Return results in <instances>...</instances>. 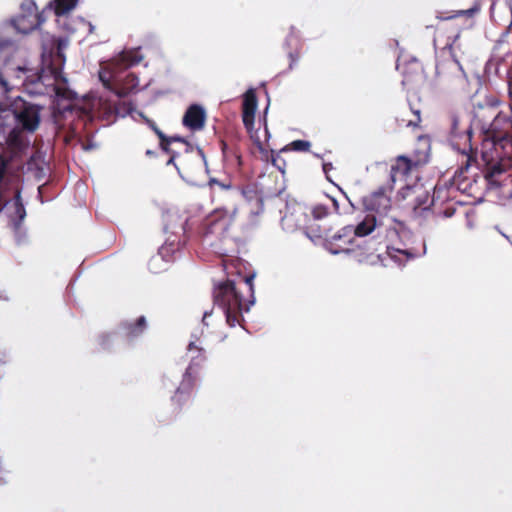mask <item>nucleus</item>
Masks as SVG:
<instances>
[{
  "label": "nucleus",
  "instance_id": "nucleus-34",
  "mask_svg": "<svg viewBox=\"0 0 512 512\" xmlns=\"http://www.w3.org/2000/svg\"><path fill=\"white\" fill-rule=\"evenodd\" d=\"M311 147V143L306 140H295L292 141L287 147L283 148L282 151H299V152H307Z\"/></svg>",
  "mask_w": 512,
  "mask_h": 512
},
{
  "label": "nucleus",
  "instance_id": "nucleus-20",
  "mask_svg": "<svg viewBox=\"0 0 512 512\" xmlns=\"http://www.w3.org/2000/svg\"><path fill=\"white\" fill-rule=\"evenodd\" d=\"M401 73L403 79L402 85L406 88H410L414 84H417L422 79V65L419 61H412L401 66Z\"/></svg>",
  "mask_w": 512,
  "mask_h": 512
},
{
  "label": "nucleus",
  "instance_id": "nucleus-31",
  "mask_svg": "<svg viewBox=\"0 0 512 512\" xmlns=\"http://www.w3.org/2000/svg\"><path fill=\"white\" fill-rule=\"evenodd\" d=\"M387 253L399 264L402 262V256L405 257V260H409L414 259L419 255V253L413 249H396L393 247H387Z\"/></svg>",
  "mask_w": 512,
  "mask_h": 512
},
{
  "label": "nucleus",
  "instance_id": "nucleus-8",
  "mask_svg": "<svg viewBox=\"0 0 512 512\" xmlns=\"http://www.w3.org/2000/svg\"><path fill=\"white\" fill-rule=\"evenodd\" d=\"M77 3L78 0H51L47 4V8L53 10L54 15L57 17V23L63 26L65 32H93L95 26L82 17L72 19L68 23V14L76 7Z\"/></svg>",
  "mask_w": 512,
  "mask_h": 512
},
{
  "label": "nucleus",
  "instance_id": "nucleus-9",
  "mask_svg": "<svg viewBox=\"0 0 512 512\" xmlns=\"http://www.w3.org/2000/svg\"><path fill=\"white\" fill-rule=\"evenodd\" d=\"M435 77L439 84L452 89H465L468 83L467 76L456 59L438 61Z\"/></svg>",
  "mask_w": 512,
  "mask_h": 512
},
{
  "label": "nucleus",
  "instance_id": "nucleus-41",
  "mask_svg": "<svg viewBox=\"0 0 512 512\" xmlns=\"http://www.w3.org/2000/svg\"><path fill=\"white\" fill-rule=\"evenodd\" d=\"M456 212V208L453 204H448L444 209L439 210L437 212L438 215L443 216L444 218H450L452 217Z\"/></svg>",
  "mask_w": 512,
  "mask_h": 512
},
{
  "label": "nucleus",
  "instance_id": "nucleus-44",
  "mask_svg": "<svg viewBox=\"0 0 512 512\" xmlns=\"http://www.w3.org/2000/svg\"><path fill=\"white\" fill-rule=\"evenodd\" d=\"M196 150H197L199 156L201 157V159L203 161V164L205 166L206 172L208 173L209 172L208 163H207V159H206V156H205V153H204L203 149L200 146H196Z\"/></svg>",
  "mask_w": 512,
  "mask_h": 512
},
{
  "label": "nucleus",
  "instance_id": "nucleus-55",
  "mask_svg": "<svg viewBox=\"0 0 512 512\" xmlns=\"http://www.w3.org/2000/svg\"><path fill=\"white\" fill-rule=\"evenodd\" d=\"M187 226H188V219H186L184 222H182V223L180 224V227H181V229H182V231H183V232H186V230H187Z\"/></svg>",
  "mask_w": 512,
  "mask_h": 512
},
{
  "label": "nucleus",
  "instance_id": "nucleus-15",
  "mask_svg": "<svg viewBox=\"0 0 512 512\" xmlns=\"http://www.w3.org/2000/svg\"><path fill=\"white\" fill-rule=\"evenodd\" d=\"M147 329V319L140 315L135 320H123L119 323L117 331L120 337H124L128 344H132Z\"/></svg>",
  "mask_w": 512,
  "mask_h": 512
},
{
  "label": "nucleus",
  "instance_id": "nucleus-49",
  "mask_svg": "<svg viewBox=\"0 0 512 512\" xmlns=\"http://www.w3.org/2000/svg\"><path fill=\"white\" fill-rule=\"evenodd\" d=\"M183 144H185V146H186V148H185L186 153H191L193 151L194 146L187 139H186V142H184Z\"/></svg>",
  "mask_w": 512,
  "mask_h": 512
},
{
  "label": "nucleus",
  "instance_id": "nucleus-7",
  "mask_svg": "<svg viewBox=\"0 0 512 512\" xmlns=\"http://www.w3.org/2000/svg\"><path fill=\"white\" fill-rule=\"evenodd\" d=\"M281 226L288 232L304 229L307 234H313L317 238L328 239L330 233L329 228H314L312 220L299 203L286 204L284 215L281 217Z\"/></svg>",
  "mask_w": 512,
  "mask_h": 512
},
{
  "label": "nucleus",
  "instance_id": "nucleus-2",
  "mask_svg": "<svg viewBox=\"0 0 512 512\" xmlns=\"http://www.w3.org/2000/svg\"><path fill=\"white\" fill-rule=\"evenodd\" d=\"M205 353L204 348H199V353L191 358L180 376L173 373H165L162 376L161 390L169 396L174 411L180 412L183 406L190 400L199 372L206 361Z\"/></svg>",
  "mask_w": 512,
  "mask_h": 512
},
{
  "label": "nucleus",
  "instance_id": "nucleus-21",
  "mask_svg": "<svg viewBox=\"0 0 512 512\" xmlns=\"http://www.w3.org/2000/svg\"><path fill=\"white\" fill-rule=\"evenodd\" d=\"M486 157V153H483L482 158L486 162V167L484 170L485 179L489 185L498 187L501 183V177L505 174V167L498 161L493 162L487 160Z\"/></svg>",
  "mask_w": 512,
  "mask_h": 512
},
{
  "label": "nucleus",
  "instance_id": "nucleus-14",
  "mask_svg": "<svg viewBox=\"0 0 512 512\" xmlns=\"http://www.w3.org/2000/svg\"><path fill=\"white\" fill-rule=\"evenodd\" d=\"M207 112L205 107L197 102L191 103L182 117V125L192 132H197L205 127Z\"/></svg>",
  "mask_w": 512,
  "mask_h": 512
},
{
  "label": "nucleus",
  "instance_id": "nucleus-56",
  "mask_svg": "<svg viewBox=\"0 0 512 512\" xmlns=\"http://www.w3.org/2000/svg\"><path fill=\"white\" fill-rule=\"evenodd\" d=\"M169 137H170L169 135H166V138L163 139V143L165 145H168V147H170V145L172 144V140H170Z\"/></svg>",
  "mask_w": 512,
  "mask_h": 512
},
{
  "label": "nucleus",
  "instance_id": "nucleus-24",
  "mask_svg": "<svg viewBox=\"0 0 512 512\" xmlns=\"http://www.w3.org/2000/svg\"><path fill=\"white\" fill-rule=\"evenodd\" d=\"M381 223L378 222L374 215H367L363 221H361L357 226L353 227V237H365L371 234Z\"/></svg>",
  "mask_w": 512,
  "mask_h": 512
},
{
  "label": "nucleus",
  "instance_id": "nucleus-30",
  "mask_svg": "<svg viewBox=\"0 0 512 512\" xmlns=\"http://www.w3.org/2000/svg\"><path fill=\"white\" fill-rule=\"evenodd\" d=\"M115 112L116 115L121 118H125L126 116L132 115L135 112L137 113L139 118H141L144 121V123H146V119H150L142 111H138L136 109L135 104L132 101H129L127 103L124 102L122 104L115 106Z\"/></svg>",
  "mask_w": 512,
  "mask_h": 512
},
{
  "label": "nucleus",
  "instance_id": "nucleus-23",
  "mask_svg": "<svg viewBox=\"0 0 512 512\" xmlns=\"http://www.w3.org/2000/svg\"><path fill=\"white\" fill-rule=\"evenodd\" d=\"M113 72L106 70L105 68H100L98 70V80L102 84L103 88L110 93L114 94L119 99L126 97V92L123 89L116 88L113 81Z\"/></svg>",
  "mask_w": 512,
  "mask_h": 512
},
{
  "label": "nucleus",
  "instance_id": "nucleus-29",
  "mask_svg": "<svg viewBox=\"0 0 512 512\" xmlns=\"http://www.w3.org/2000/svg\"><path fill=\"white\" fill-rule=\"evenodd\" d=\"M329 214V207L324 204H316L312 206L310 209L309 217L312 220V223L314 224V228H329L331 230V227L329 226H321L317 224L318 221L324 220Z\"/></svg>",
  "mask_w": 512,
  "mask_h": 512
},
{
  "label": "nucleus",
  "instance_id": "nucleus-5",
  "mask_svg": "<svg viewBox=\"0 0 512 512\" xmlns=\"http://www.w3.org/2000/svg\"><path fill=\"white\" fill-rule=\"evenodd\" d=\"M353 226L347 225L335 233L328 240L330 251L333 254L352 253L353 257L360 263L374 264L380 259L375 251L365 253L360 245L354 247Z\"/></svg>",
  "mask_w": 512,
  "mask_h": 512
},
{
  "label": "nucleus",
  "instance_id": "nucleus-27",
  "mask_svg": "<svg viewBox=\"0 0 512 512\" xmlns=\"http://www.w3.org/2000/svg\"><path fill=\"white\" fill-rule=\"evenodd\" d=\"M13 209H14V211L9 217V224L10 225L23 224V222L27 216V212H26L25 205L22 201L21 195H18L15 197V199L13 201Z\"/></svg>",
  "mask_w": 512,
  "mask_h": 512
},
{
  "label": "nucleus",
  "instance_id": "nucleus-48",
  "mask_svg": "<svg viewBox=\"0 0 512 512\" xmlns=\"http://www.w3.org/2000/svg\"><path fill=\"white\" fill-rule=\"evenodd\" d=\"M212 313H213V309L204 311L203 318H202L203 325L208 326V323L206 322V319L208 317H210L212 315Z\"/></svg>",
  "mask_w": 512,
  "mask_h": 512
},
{
  "label": "nucleus",
  "instance_id": "nucleus-38",
  "mask_svg": "<svg viewBox=\"0 0 512 512\" xmlns=\"http://www.w3.org/2000/svg\"><path fill=\"white\" fill-rule=\"evenodd\" d=\"M158 137L159 142H163V139L166 138V134L157 126L154 120L152 119H146L145 123Z\"/></svg>",
  "mask_w": 512,
  "mask_h": 512
},
{
  "label": "nucleus",
  "instance_id": "nucleus-50",
  "mask_svg": "<svg viewBox=\"0 0 512 512\" xmlns=\"http://www.w3.org/2000/svg\"><path fill=\"white\" fill-rule=\"evenodd\" d=\"M199 346H197L193 341H190L188 346H187V350L188 351H192V350H197V352L199 353Z\"/></svg>",
  "mask_w": 512,
  "mask_h": 512
},
{
  "label": "nucleus",
  "instance_id": "nucleus-16",
  "mask_svg": "<svg viewBox=\"0 0 512 512\" xmlns=\"http://www.w3.org/2000/svg\"><path fill=\"white\" fill-rule=\"evenodd\" d=\"M479 11L480 5L476 3L472 7L465 10H459L453 15L438 18L440 20L451 21L453 23L452 27L457 28L459 32H461L462 30H470L474 28V15Z\"/></svg>",
  "mask_w": 512,
  "mask_h": 512
},
{
  "label": "nucleus",
  "instance_id": "nucleus-12",
  "mask_svg": "<svg viewBox=\"0 0 512 512\" xmlns=\"http://www.w3.org/2000/svg\"><path fill=\"white\" fill-rule=\"evenodd\" d=\"M242 122L250 137L252 147L251 152H254L256 146V131H254V124L256 119V86H249L244 94H242Z\"/></svg>",
  "mask_w": 512,
  "mask_h": 512
},
{
  "label": "nucleus",
  "instance_id": "nucleus-53",
  "mask_svg": "<svg viewBox=\"0 0 512 512\" xmlns=\"http://www.w3.org/2000/svg\"><path fill=\"white\" fill-rule=\"evenodd\" d=\"M145 155L148 156V157H156L157 153H156V151H154L152 149H147L146 152H145Z\"/></svg>",
  "mask_w": 512,
  "mask_h": 512
},
{
  "label": "nucleus",
  "instance_id": "nucleus-43",
  "mask_svg": "<svg viewBox=\"0 0 512 512\" xmlns=\"http://www.w3.org/2000/svg\"><path fill=\"white\" fill-rule=\"evenodd\" d=\"M170 216V212L167 210V211H164L163 214H162V219H163V231L164 233H168L171 231V227L170 225L167 223V218Z\"/></svg>",
  "mask_w": 512,
  "mask_h": 512
},
{
  "label": "nucleus",
  "instance_id": "nucleus-11",
  "mask_svg": "<svg viewBox=\"0 0 512 512\" xmlns=\"http://www.w3.org/2000/svg\"><path fill=\"white\" fill-rule=\"evenodd\" d=\"M35 4L31 3L28 10L8 21H4L0 27V31L15 30V32H34L39 29L46 21V11H51L46 7L42 12L33 11Z\"/></svg>",
  "mask_w": 512,
  "mask_h": 512
},
{
  "label": "nucleus",
  "instance_id": "nucleus-36",
  "mask_svg": "<svg viewBox=\"0 0 512 512\" xmlns=\"http://www.w3.org/2000/svg\"><path fill=\"white\" fill-rule=\"evenodd\" d=\"M241 193L243 197L251 202L256 199V183H249L242 187Z\"/></svg>",
  "mask_w": 512,
  "mask_h": 512
},
{
  "label": "nucleus",
  "instance_id": "nucleus-46",
  "mask_svg": "<svg viewBox=\"0 0 512 512\" xmlns=\"http://www.w3.org/2000/svg\"><path fill=\"white\" fill-rule=\"evenodd\" d=\"M162 258H159V257H152L148 263V267H149V270L152 272V273H158V270L154 269L153 268V265L155 262L157 261H161Z\"/></svg>",
  "mask_w": 512,
  "mask_h": 512
},
{
  "label": "nucleus",
  "instance_id": "nucleus-37",
  "mask_svg": "<svg viewBox=\"0 0 512 512\" xmlns=\"http://www.w3.org/2000/svg\"><path fill=\"white\" fill-rule=\"evenodd\" d=\"M159 148L163 153L170 155L169 159L166 162V165H175V160L177 157H179V153L168 147V145H165L162 141L159 142Z\"/></svg>",
  "mask_w": 512,
  "mask_h": 512
},
{
  "label": "nucleus",
  "instance_id": "nucleus-35",
  "mask_svg": "<svg viewBox=\"0 0 512 512\" xmlns=\"http://www.w3.org/2000/svg\"><path fill=\"white\" fill-rule=\"evenodd\" d=\"M53 112L58 114L60 117L65 118L67 114H72L74 108L71 104H61L58 102L57 104L52 106Z\"/></svg>",
  "mask_w": 512,
  "mask_h": 512
},
{
  "label": "nucleus",
  "instance_id": "nucleus-64",
  "mask_svg": "<svg viewBox=\"0 0 512 512\" xmlns=\"http://www.w3.org/2000/svg\"><path fill=\"white\" fill-rule=\"evenodd\" d=\"M506 180H509L510 182H512L511 176H507Z\"/></svg>",
  "mask_w": 512,
  "mask_h": 512
},
{
  "label": "nucleus",
  "instance_id": "nucleus-10",
  "mask_svg": "<svg viewBox=\"0 0 512 512\" xmlns=\"http://www.w3.org/2000/svg\"><path fill=\"white\" fill-rule=\"evenodd\" d=\"M486 69L494 73L509 84L512 81V47L504 40H499L493 49L491 59Z\"/></svg>",
  "mask_w": 512,
  "mask_h": 512
},
{
  "label": "nucleus",
  "instance_id": "nucleus-42",
  "mask_svg": "<svg viewBox=\"0 0 512 512\" xmlns=\"http://www.w3.org/2000/svg\"><path fill=\"white\" fill-rule=\"evenodd\" d=\"M0 86L6 93L11 90L8 80L4 77L1 70H0Z\"/></svg>",
  "mask_w": 512,
  "mask_h": 512
},
{
  "label": "nucleus",
  "instance_id": "nucleus-60",
  "mask_svg": "<svg viewBox=\"0 0 512 512\" xmlns=\"http://www.w3.org/2000/svg\"><path fill=\"white\" fill-rule=\"evenodd\" d=\"M264 129H265V134L268 137L269 136V132H268L267 122H266V118L265 117H264Z\"/></svg>",
  "mask_w": 512,
  "mask_h": 512
},
{
  "label": "nucleus",
  "instance_id": "nucleus-17",
  "mask_svg": "<svg viewBox=\"0 0 512 512\" xmlns=\"http://www.w3.org/2000/svg\"><path fill=\"white\" fill-rule=\"evenodd\" d=\"M419 161H413L406 156H398L391 166L390 181L392 185L397 181H404L411 173L418 169Z\"/></svg>",
  "mask_w": 512,
  "mask_h": 512
},
{
  "label": "nucleus",
  "instance_id": "nucleus-1",
  "mask_svg": "<svg viewBox=\"0 0 512 512\" xmlns=\"http://www.w3.org/2000/svg\"><path fill=\"white\" fill-rule=\"evenodd\" d=\"M256 271L249 272L246 275L239 274V283H242L250 292V299L245 305V298L236 286V281L227 279L219 281L213 286V302L218 306L225 317L226 323L230 327H235L238 323L248 334L251 332L244 326V313L250 311L251 306L256 302L254 280Z\"/></svg>",
  "mask_w": 512,
  "mask_h": 512
},
{
  "label": "nucleus",
  "instance_id": "nucleus-28",
  "mask_svg": "<svg viewBox=\"0 0 512 512\" xmlns=\"http://www.w3.org/2000/svg\"><path fill=\"white\" fill-rule=\"evenodd\" d=\"M141 47H135L130 50H124L119 55V62L126 67H132L137 65L143 59V55L140 52Z\"/></svg>",
  "mask_w": 512,
  "mask_h": 512
},
{
  "label": "nucleus",
  "instance_id": "nucleus-13",
  "mask_svg": "<svg viewBox=\"0 0 512 512\" xmlns=\"http://www.w3.org/2000/svg\"><path fill=\"white\" fill-rule=\"evenodd\" d=\"M393 186L389 189L380 187L362 198V205L365 211L373 212L379 216H385L392 208L390 193Z\"/></svg>",
  "mask_w": 512,
  "mask_h": 512
},
{
  "label": "nucleus",
  "instance_id": "nucleus-51",
  "mask_svg": "<svg viewBox=\"0 0 512 512\" xmlns=\"http://www.w3.org/2000/svg\"><path fill=\"white\" fill-rule=\"evenodd\" d=\"M96 147H97V144H96V143H94V142H91V143H89V144L85 145V146L83 147V149H84L85 151H90V150H92V149H94V148H96Z\"/></svg>",
  "mask_w": 512,
  "mask_h": 512
},
{
  "label": "nucleus",
  "instance_id": "nucleus-33",
  "mask_svg": "<svg viewBox=\"0 0 512 512\" xmlns=\"http://www.w3.org/2000/svg\"><path fill=\"white\" fill-rule=\"evenodd\" d=\"M411 117H402L401 119L397 118V121L399 122V126H405V127H419V124L421 122V116L419 110H410Z\"/></svg>",
  "mask_w": 512,
  "mask_h": 512
},
{
  "label": "nucleus",
  "instance_id": "nucleus-39",
  "mask_svg": "<svg viewBox=\"0 0 512 512\" xmlns=\"http://www.w3.org/2000/svg\"><path fill=\"white\" fill-rule=\"evenodd\" d=\"M127 78H128V80H129V82H130L131 87H130V90H129L128 92H127V91H125V92H126V96H127L128 94H134V93H136V92H137V87H138V85H139V78H138V76H137L136 74H134V73H129V74L127 75Z\"/></svg>",
  "mask_w": 512,
  "mask_h": 512
},
{
  "label": "nucleus",
  "instance_id": "nucleus-52",
  "mask_svg": "<svg viewBox=\"0 0 512 512\" xmlns=\"http://www.w3.org/2000/svg\"><path fill=\"white\" fill-rule=\"evenodd\" d=\"M330 201L332 202V205H333L334 211H335L336 213H338V211H339V204H338L337 200H336V199H334V198H330Z\"/></svg>",
  "mask_w": 512,
  "mask_h": 512
},
{
  "label": "nucleus",
  "instance_id": "nucleus-32",
  "mask_svg": "<svg viewBox=\"0 0 512 512\" xmlns=\"http://www.w3.org/2000/svg\"><path fill=\"white\" fill-rule=\"evenodd\" d=\"M10 227L13 231L15 244L17 246H24L29 243L28 232L27 229L23 226V224L10 225Z\"/></svg>",
  "mask_w": 512,
  "mask_h": 512
},
{
  "label": "nucleus",
  "instance_id": "nucleus-59",
  "mask_svg": "<svg viewBox=\"0 0 512 512\" xmlns=\"http://www.w3.org/2000/svg\"><path fill=\"white\" fill-rule=\"evenodd\" d=\"M28 93H29L31 96H35V95H40V94H42L41 92H38V91H35V90H28Z\"/></svg>",
  "mask_w": 512,
  "mask_h": 512
},
{
  "label": "nucleus",
  "instance_id": "nucleus-26",
  "mask_svg": "<svg viewBox=\"0 0 512 512\" xmlns=\"http://www.w3.org/2000/svg\"><path fill=\"white\" fill-rule=\"evenodd\" d=\"M121 337L117 330L102 332L97 336V343L102 351L113 352L115 344Z\"/></svg>",
  "mask_w": 512,
  "mask_h": 512
},
{
  "label": "nucleus",
  "instance_id": "nucleus-18",
  "mask_svg": "<svg viewBox=\"0 0 512 512\" xmlns=\"http://www.w3.org/2000/svg\"><path fill=\"white\" fill-rule=\"evenodd\" d=\"M53 41L56 42V51H54L53 48H48L45 43H42L41 59L42 61H48L53 57H56L61 62L60 69L63 70L66 62V55L64 51L68 47L69 38L68 36H59L57 38L53 37Z\"/></svg>",
  "mask_w": 512,
  "mask_h": 512
},
{
  "label": "nucleus",
  "instance_id": "nucleus-61",
  "mask_svg": "<svg viewBox=\"0 0 512 512\" xmlns=\"http://www.w3.org/2000/svg\"><path fill=\"white\" fill-rule=\"evenodd\" d=\"M178 173V175L180 176V174H182L180 168L178 167V165L175 163V165H173Z\"/></svg>",
  "mask_w": 512,
  "mask_h": 512
},
{
  "label": "nucleus",
  "instance_id": "nucleus-45",
  "mask_svg": "<svg viewBox=\"0 0 512 512\" xmlns=\"http://www.w3.org/2000/svg\"><path fill=\"white\" fill-rule=\"evenodd\" d=\"M169 139L172 140V143H175V142L184 143V142H186V138L184 136L179 135V134L170 135Z\"/></svg>",
  "mask_w": 512,
  "mask_h": 512
},
{
  "label": "nucleus",
  "instance_id": "nucleus-58",
  "mask_svg": "<svg viewBox=\"0 0 512 512\" xmlns=\"http://www.w3.org/2000/svg\"><path fill=\"white\" fill-rule=\"evenodd\" d=\"M263 207H264V202H263V200H262V199H258V210L263 209ZM259 212H260V211H258V213H259Z\"/></svg>",
  "mask_w": 512,
  "mask_h": 512
},
{
  "label": "nucleus",
  "instance_id": "nucleus-3",
  "mask_svg": "<svg viewBox=\"0 0 512 512\" xmlns=\"http://www.w3.org/2000/svg\"><path fill=\"white\" fill-rule=\"evenodd\" d=\"M44 105L32 103L21 96L8 97L0 101L1 128L14 124L26 133H34L41 123V112Z\"/></svg>",
  "mask_w": 512,
  "mask_h": 512
},
{
  "label": "nucleus",
  "instance_id": "nucleus-4",
  "mask_svg": "<svg viewBox=\"0 0 512 512\" xmlns=\"http://www.w3.org/2000/svg\"><path fill=\"white\" fill-rule=\"evenodd\" d=\"M449 189L436 185L432 198L427 190L422 186H406L403 191V198H409L408 205L411 208V217L414 219L425 217L430 211V207L435 205L438 201H444L448 198Z\"/></svg>",
  "mask_w": 512,
  "mask_h": 512
},
{
  "label": "nucleus",
  "instance_id": "nucleus-63",
  "mask_svg": "<svg viewBox=\"0 0 512 512\" xmlns=\"http://www.w3.org/2000/svg\"><path fill=\"white\" fill-rule=\"evenodd\" d=\"M226 149H227V144H223L222 145V151L225 153L226 152Z\"/></svg>",
  "mask_w": 512,
  "mask_h": 512
},
{
  "label": "nucleus",
  "instance_id": "nucleus-19",
  "mask_svg": "<svg viewBox=\"0 0 512 512\" xmlns=\"http://www.w3.org/2000/svg\"><path fill=\"white\" fill-rule=\"evenodd\" d=\"M225 229L226 219L223 216L218 215L216 212H212L202 220L199 227V233L202 237H208L209 235L223 232Z\"/></svg>",
  "mask_w": 512,
  "mask_h": 512
},
{
  "label": "nucleus",
  "instance_id": "nucleus-22",
  "mask_svg": "<svg viewBox=\"0 0 512 512\" xmlns=\"http://www.w3.org/2000/svg\"><path fill=\"white\" fill-rule=\"evenodd\" d=\"M445 36V34H440L439 37H435L433 39V42H434V45L436 48H440V49H448L451 56H452V59H456L460 54H463L464 51L462 49V44L460 42V35L459 34H455L452 39L451 37H448L447 40L445 41V44L443 47H440L439 45L441 43H443V37Z\"/></svg>",
  "mask_w": 512,
  "mask_h": 512
},
{
  "label": "nucleus",
  "instance_id": "nucleus-62",
  "mask_svg": "<svg viewBox=\"0 0 512 512\" xmlns=\"http://www.w3.org/2000/svg\"><path fill=\"white\" fill-rule=\"evenodd\" d=\"M0 299H3V300H8V298L6 296L3 295V292L0 291Z\"/></svg>",
  "mask_w": 512,
  "mask_h": 512
},
{
  "label": "nucleus",
  "instance_id": "nucleus-54",
  "mask_svg": "<svg viewBox=\"0 0 512 512\" xmlns=\"http://www.w3.org/2000/svg\"><path fill=\"white\" fill-rule=\"evenodd\" d=\"M179 177H180L183 181H185L187 184H189V185H191V186H195V185H196V183H194V182H192V181L188 180V179L185 177V175H183V174H180V176H179Z\"/></svg>",
  "mask_w": 512,
  "mask_h": 512
},
{
  "label": "nucleus",
  "instance_id": "nucleus-6",
  "mask_svg": "<svg viewBox=\"0 0 512 512\" xmlns=\"http://www.w3.org/2000/svg\"><path fill=\"white\" fill-rule=\"evenodd\" d=\"M449 121L451 126V144L462 157L460 169L462 171L467 170L473 163H476L477 161V149L473 148L471 143L472 129L470 126H468L463 131H460V119L455 113L450 114Z\"/></svg>",
  "mask_w": 512,
  "mask_h": 512
},
{
  "label": "nucleus",
  "instance_id": "nucleus-25",
  "mask_svg": "<svg viewBox=\"0 0 512 512\" xmlns=\"http://www.w3.org/2000/svg\"><path fill=\"white\" fill-rule=\"evenodd\" d=\"M258 159H261L262 161H265L267 164L271 162V164L276 167L279 171L282 173L284 172L285 168V161L283 158L280 157L279 154H275V152L271 149L269 152L267 149H265L260 141L258 140Z\"/></svg>",
  "mask_w": 512,
  "mask_h": 512
},
{
  "label": "nucleus",
  "instance_id": "nucleus-57",
  "mask_svg": "<svg viewBox=\"0 0 512 512\" xmlns=\"http://www.w3.org/2000/svg\"><path fill=\"white\" fill-rule=\"evenodd\" d=\"M330 168H332V164H331V163H325V164L323 165V170H324V172H327V171H328V169H330Z\"/></svg>",
  "mask_w": 512,
  "mask_h": 512
},
{
  "label": "nucleus",
  "instance_id": "nucleus-40",
  "mask_svg": "<svg viewBox=\"0 0 512 512\" xmlns=\"http://www.w3.org/2000/svg\"><path fill=\"white\" fill-rule=\"evenodd\" d=\"M9 48H16L15 41L10 38L0 37V54L5 52Z\"/></svg>",
  "mask_w": 512,
  "mask_h": 512
},
{
  "label": "nucleus",
  "instance_id": "nucleus-47",
  "mask_svg": "<svg viewBox=\"0 0 512 512\" xmlns=\"http://www.w3.org/2000/svg\"><path fill=\"white\" fill-rule=\"evenodd\" d=\"M214 184L221 186L223 189H227V188H229V185H225V184H223V183H222L221 181H219L217 178H210V179H209V185H210V186H212V185H214Z\"/></svg>",
  "mask_w": 512,
  "mask_h": 512
}]
</instances>
